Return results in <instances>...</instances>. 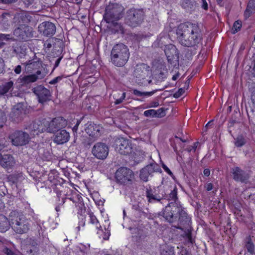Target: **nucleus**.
<instances>
[{
  "label": "nucleus",
  "mask_w": 255,
  "mask_h": 255,
  "mask_svg": "<svg viewBox=\"0 0 255 255\" xmlns=\"http://www.w3.org/2000/svg\"><path fill=\"white\" fill-rule=\"evenodd\" d=\"M25 65V70L28 73H31L33 70L38 69L41 66V62L38 59H31L23 64Z\"/></svg>",
  "instance_id": "27"
},
{
  "label": "nucleus",
  "mask_w": 255,
  "mask_h": 255,
  "mask_svg": "<svg viewBox=\"0 0 255 255\" xmlns=\"http://www.w3.org/2000/svg\"><path fill=\"white\" fill-rule=\"evenodd\" d=\"M177 38L183 46L197 49L202 42L203 34L199 25L187 22L180 24L176 29Z\"/></svg>",
  "instance_id": "2"
},
{
  "label": "nucleus",
  "mask_w": 255,
  "mask_h": 255,
  "mask_svg": "<svg viewBox=\"0 0 255 255\" xmlns=\"http://www.w3.org/2000/svg\"><path fill=\"white\" fill-rule=\"evenodd\" d=\"M33 28L29 26L17 27L13 31L15 39L19 41H27L33 36Z\"/></svg>",
  "instance_id": "9"
},
{
  "label": "nucleus",
  "mask_w": 255,
  "mask_h": 255,
  "mask_svg": "<svg viewBox=\"0 0 255 255\" xmlns=\"http://www.w3.org/2000/svg\"><path fill=\"white\" fill-rule=\"evenodd\" d=\"M64 47V43L61 39L56 38L55 42L53 44V48L52 51V56L53 59L50 60L51 62L52 60H54V58L59 57L61 55H63L62 52L63 51Z\"/></svg>",
  "instance_id": "25"
},
{
  "label": "nucleus",
  "mask_w": 255,
  "mask_h": 255,
  "mask_svg": "<svg viewBox=\"0 0 255 255\" xmlns=\"http://www.w3.org/2000/svg\"><path fill=\"white\" fill-rule=\"evenodd\" d=\"M161 172L160 166L153 161L140 170L139 178L143 181L146 182L148 181V178L152 177L154 173Z\"/></svg>",
  "instance_id": "11"
},
{
  "label": "nucleus",
  "mask_w": 255,
  "mask_h": 255,
  "mask_svg": "<svg viewBox=\"0 0 255 255\" xmlns=\"http://www.w3.org/2000/svg\"><path fill=\"white\" fill-rule=\"evenodd\" d=\"M124 15V7L118 3H111L108 5L105 8L103 15V19L109 23L114 21H118L123 17Z\"/></svg>",
  "instance_id": "4"
},
{
  "label": "nucleus",
  "mask_w": 255,
  "mask_h": 255,
  "mask_svg": "<svg viewBox=\"0 0 255 255\" xmlns=\"http://www.w3.org/2000/svg\"><path fill=\"white\" fill-rule=\"evenodd\" d=\"M114 96H115V97H114V99L116 100L115 101V104L119 105L121 104L123 102L124 100H125V99L126 98V93L123 92L122 93L121 96L119 98H117L116 96L115 95Z\"/></svg>",
  "instance_id": "47"
},
{
  "label": "nucleus",
  "mask_w": 255,
  "mask_h": 255,
  "mask_svg": "<svg viewBox=\"0 0 255 255\" xmlns=\"http://www.w3.org/2000/svg\"><path fill=\"white\" fill-rule=\"evenodd\" d=\"M133 94L135 95H136V96H139V97H142V96H143V95L144 94L143 93V92H140L137 90H134L133 91Z\"/></svg>",
  "instance_id": "63"
},
{
  "label": "nucleus",
  "mask_w": 255,
  "mask_h": 255,
  "mask_svg": "<svg viewBox=\"0 0 255 255\" xmlns=\"http://www.w3.org/2000/svg\"><path fill=\"white\" fill-rule=\"evenodd\" d=\"M242 26V21L241 20H238L236 21L233 24L232 33L235 34L239 31L241 29Z\"/></svg>",
  "instance_id": "43"
},
{
  "label": "nucleus",
  "mask_w": 255,
  "mask_h": 255,
  "mask_svg": "<svg viewBox=\"0 0 255 255\" xmlns=\"http://www.w3.org/2000/svg\"><path fill=\"white\" fill-rule=\"evenodd\" d=\"M245 247L251 255H255V246L250 236L246 238Z\"/></svg>",
  "instance_id": "35"
},
{
  "label": "nucleus",
  "mask_w": 255,
  "mask_h": 255,
  "mask_svg": "<svg viewBox=\"0 0 255 255\" xmlns=\"http://www.w3.org/2000/svg\"><path fill=\"white\" fill-rule=\"evenodd\" d=\"M32 16L27 11L16 12L14 15L12 23L14 27H23L29 26L28 24L32 20Z\"/></svg>",
  "instance_id": "12"
},
{
  "label": "nucleus",
  "mask_w": 255,
  "mask_h": 255,
  "mask_svg": "<svg viewBox=\"0 0 255 255\" xmlns=\"http://www.w3.org/2000/svg\"><path fill=\"white\" fill-rule=\"evenodd\" d=\"M132 209L134 211V214L138 217H141L142 216H146L147 213L145 210L147 209L144 207L143 203L138 202L132 205Z\"/></svg>",
  "instance_id": "30"
},
{
  "label": "nucleus",
  "mask_w": 255,
  "mask_h": 255,
  "mask_svg": "<svg viewBox=\"0 0 255 255\" xmlns=\"http://www.w3.org/2000/svg\"><path fill=\"white\" fill-rule=\"evenodd\" d=\"M248 142V138L243 134L238 135L235 141V145L236 147H241L245 145Z\"/></svg>",
  "instance_id": "38"
},
{
  "label": "nucleus",
  "mask_w": 255,
  "mask_h": 255,
  "mask_svg": "<svg viewBox=\"0 0 255 255\" xmlns=\"http://www.w3.org/2000/svg\"><path fill=\"white\" fill-rule=\"evenodd\" d=\"M43 124L45 128L46 131L49 133H55L65 128L67 125V121L64 118L58 117L53 119L50 121L43 119Z\"/></svg>",
  "instance_id": "8"
},
{
  "label": "nucleus",
  "mask_w": 255,
  "mask_h": 255,
  "mask_svg": "<svg viewBox=\"0 0 255 255\" xmlns=\"http://www.w3.org/2000/svg\"><path fill=\"white\" fill-rule=\"evenodd\" d=\"M251 99L253 104L255 106V87L252 89Z\"/></svg>",
  "instance_id": "62"
},
{
  "label": "nucleus",
  "mask_w": 255,
  "mask_h": 255,
  "mask_svg": "<svg viewBox=\"0 0 255 255\" xmlns=\"http://www.w3.org/2000/svg\"><path fill=\"white\" fill-rule=\"evenodd\" d=\"M231 173L233 179L236 182L246 184L249 181V174L239 167H232L231 169Z\"/></svg>",
  "instance_id": "17"
},
{
  "label": "nucleus",
  "mask_w": 255,
  "mask_h": 255,
  "mask_svg": "<svg viewBox=\"0 0 255 255\" xmlns=\"http://www.w3.org/2000/svg\"><path fill=\"white\" fill-rule=\"evenodd\" d=\"M130 53L128 47L120 43L115 44L111 51L110 59L111 63L115 66L123 67L128 62Z\"/></svg>",
  "instance_id": "3"
},
{
  "label": "nucleus",
  "mask_w": 255,
  "mask_h": 255,
  "mask_svg": "<svg viewBox=\"0 0 255 255\" xmlns=\"http://www.w3.org/2000/svg\"><path fill=\"white\" fill-rule=\"evenodd\" d=\"M162 217L170 224L177 223L173 227L183 231L184 237L189 239L191 238V218L180 204L169 203L161 212L158 213V217Z\"/></svg>",
  "instance_id": "1"
},
{
  "label": "nucleus",
  "mask_w": 255,
  "mask_h": 255,
  "mask_svg": "<svg viewBox=\"0 0 255 255\" xmlns=\"http://www.w3.org/2000/svg\"><path fill=\"white\" fill-rule=\"evenodd\" d=\"M160 255H175L173 247H166L163 249L160 253Z\"/></svg>",
  "instance_id": "41"
},
{
  "label": "nucleus",
  "mask_w": 255,
  "mask_h": 255,
  "mask_svg": "<svg viewBox=\"0 0 255 255\" xmlns=\"http://www.w3.org/2000/svg\"><path fill=\"white\" fill-rule=\"evenodd\" d=\"M164 52L168 63L175 65L176 62L179 60V52L176 46L171 44L165 45Z\"/></svg>",
  "instance_id": "19"
},
{
  "label": "nucleus",
  "mask_w": 255,
  "mask_h": 255,
  "mask_svg": "<svg viewBox=\"0 0 255 255\" xmlns=\"http://www.w3.org/2000/svg\"><path fill=\"white\" fill-rule=\"evenodd\" d=\"M5 120V115L1 111H0V128L3 127V124Z\"/></svg>",
  "instance_id": "51"
},
{
  "label": "nucleus",
  "mask_w": 255,
  "mask_h": 255,
  "mask_svg": "<svg viewBox=\"0 0 255 255\" xmlns=\"http://www.w3.org/2000/svg\"><path fill=\"white\" fill-rule=\"evenodd\" d=\"M51 39H48L44 42L43 49L45 52H48L50 50L52 46V42Z\"/></svg>",
  "instance_id": "46"
},
{
  "label": "nucleus",
  "mask_w": 255,
  "mask_h": 255,
  "mask_svg": "<svg viewBox=\"0 0 255 255\" xmlns=\"http://www.w3.org/2000/svg\"><path fill=\"white\" fill-rule=\"evenodd\" d=\"M13 83L11 81L0 85V96L4 95L13 89Z\"/></svg>",
  "instance_id": "37"
},
{
  "label": "nucleus",
  "mask_w": 255,
  "mask_h": 255,
  "mask_svg": "<svg viewBox=\"0 0 255 255\" xmlns=\"http://www.w3.org/2000/svg\"><path fill=\"white\" fill-rule=\"evenodd\" d=\"M33 93L36 96L39 103H44L50 101L52 94L49 90L42 85L37 86L32 89Z\"/></svg>",
  "instance_id": "13"
},
{
  "label": "nucleus",
  "mask_w": 255,
  "mask_h": 255,
  "mask_svg": "<svg viewBox=\"0 0 255 255\" xmlns=\"http://www.w3.org/2000/svg\"><path fill=\"white\" fill-rule=\"evenodd\" d=\"M101 128L99 125L95 124L92 122H88L85 125V131L90 136L97 137L100 135Z\"/></svg>",
  "instance_id": "24"
},
{
  "label": "nucleus",
  "mask_w": 255,
  "mask_h": 255,
  "mask_svg": "<svg viewBox=\"0 0 255 255\" xmlns=\"http://www.w3.org/2000/svg\"><path fill=\"white\" fill-rule=\"evenodd\" d=\"M213 187V185L211 183H209L207 184V185L205 186L206 189L207 191H209L212 190Z\"/></svg>",
  "instance_id": "64"
},
{
  "label": "nucleus",
  "mask_w": 255,
  "mask_h": 255,
  "mask_svg": "<svg viewBox=\"0 0 255 255\" xmlns=\"http://www.w3.org/2000/svg\"><path fill=\"white\" fill-rule=\"evenodd\" d=\"M25 116V110L22 103H18L11 110L9 114V120L11 121L18 123L22 121Z\"/></svg>",
  "instance_id": "15"
},
{
  "label": "nucleus",
  "mask_w": 255,
  "mask_h": 255,
  "mask_svg": "<svg viewBox=\"0 0 255 255\" xmlns=\"http://www.w3.org/2000/svg\"><path fill=\"white\" fill-rule=\"evenodd\" d=\"M196 49H187L184 51V57L188 60L192 59L193 56L196 54Z\"/></svg>",
  "instance_id": "42"
},
{
  "label": "nucleus",
  "mask_w": 255,
  "mask_h": 255,
  "mask_svg": "<svg viewBox=\"0 0 255 255\" xmlns=\"http://www.w3.org/2000/svg\"><path fill=\"white\" fill-rule=\"evenodd\" d=\"M167 74V70L165 67L163 66V68L161 67L157 70V73L155 74L154 78L157 82H160L166 78Z\"/></svg>",
  "instance_id": "34"
},
{
  "label": "nucleus",
  "mask_w": 255,
  "mask_h": 255,
  "mask_svg": "<svg viewBox=\"0 0 255 255\" xmlns=\"http://www.w3.org/2000/svg\"><path fill=\"white\" fill-rule=\"evenodd\" d=\"M155 112H156V113L155 114V118H162L165 116V112L163 108L155 110Z\"/></svg>",
  "instance_id": "49"
},
{
  "label": "nucleus",
  "mask_w": 255,
  "mask_h": 255,
  "mask_svg": "<svg viewBox=\"0 0 255 255\" xmlns=\"http://www.w3.org/2000/svg\"><path fill=\"white\" fill-rule=\"evenodd\" d=\"M89 216L90 217V223L94 225L97 229H98L99 231L97 233L100 234L99 231H102L101 229L102 227L96 217L94 215L93 212H90Z\"/></svg>",
  "instance_id": "39"
},
{
  "label": "nucleus",
  "mask_w": 255,
  "mask_h": 255,
  "mask_svg": "<svg viewBox=\"0 0 255 255\" xmlns=\"http://www.w3.org/2000/svg\"><path fill=\"white\" fill-rule=\"evenodd\" d=\"M14 164L13 157L10 154H4L2 156L0 165L7 169L11 168Z\"/></svg>",
  "instance_id": "29"
},
{
  "label": "nucleus",
  "mask_w": 255,
  "mask_h": 255,
  "mask_svg": "<svg viewBox=\"0 0 255 255\" xmlns=\"http://www.w3.org/2000/svg\"><path fill=\"white\" fill-rule=\"evenodd\" d=\"M185 92V90L183 88H180L178 89V90L175 92L174 95L173 97L175 98H178L180 96H181Z\"/></svg>",
  "instance_id": "52"
},
{
  "label": "nucleus",
  "mask_w": 255,
  "mask_h": 255,
  "mask_svg": "<svg viewBox=\"0 0 255 255\" xmlns=\"http://www.w3.org/2000/svg\"><path fill=\"white\" fill-rule=\"evenodd\" d=\"M63 77H64L63 76H58V77L54 78L50 81H49V83L51 85L55 84L58 83L59 81H60L63 78Z\"/></svg>",
  "instance_id": "53"
},
{
  "label": "nucleus",
  "mask_w": 255,
  "mask_h": 255,
  "mask_svg": "<svg viewBox=\"0 0 255 255\" xmlns=\"http://www.w3.org/2000/svg\"><path fill=\"white\" fill-rule=\"evenodd\" d=\"M254 13H255V0H249L244 13L245 19H247Z\"/></svg>",
  "instance_id": "32"
},
{
  "label": "nucleus",
  "mask_w": 255,
  "mask_h": 255,
  "mask_svg": "<svg viewBox=\"0 0 255 255\" xmlns=\"http://www.w3.org/2000/svg\"><path fill=\"white\" fill-rule=\"evenodd\" d=\"M18 0H0V3L9 4L16 2Z\"/></svg>",
  "instance_id": "61"
},
{
  "label": "nucleus",
  "mask_w": 255,
  "mask_h": 255,
  "mask_svg": "<svg viewBox=\"0 0 255 255\" xmlns=\"http://www.w3.org/2000/svg\"><path fill=\"white\" fill-rule=\"evenodd\" d=\"M3 253L6 255H22L18 251H13L7 247H5L3 250Z\"/></svg>",
  "instance_id": "44"
},
{
  "label": "nucleus",
  "mask_w": 255,
  "mask_h": 255,
  "mask_svg": "<svg viewBox=\"0 0 255 255\" xmlns=\"http://www.w3.org/2000/svg\"><path fill=\"white\" fill-rule=\"evenodd\" d=\"M181 4L182 7L187 11H192L196 7L195 0H182Z\"/></svg>",
  "instance_id": "33"
},
{
  "label": "nucleus",
  "mask_w": 255,
  "mask_h": 255,
  "mask_svg": "<svg viewBox=\"0 0 255 255\" xmlns=\"http://www.w3.org/2000/svg\"><path fill=\"white\" fill-rule=\"evenodd\" d=\"M70 134L65 129H60L54 135V142L58 144H62L68 142L70 139Z\"/></svg>",
  "instance_id": "23"
},
{
  "label": "nucleus",
  "mask_w": 255,
  "mask_h": 255,
  "mask_svg": "<svg viewBox=\"0 0 255 255\" xmlns=\"http://www.w3.org/2000/svg\"><path fill=\"white\" fill-rule=\"evenodd\" d=\"M108 146L103 142H97L93 147L92 153L93 155L99 159H105L109 154Z\"/></svg>",
  "instance_id": "16"
},
{
  "label": "nucleus",
  "mask_w": 255,
  "mask_h": 255,
  "mask_svg": "<svg viewBox=\"0 0 255 255\" xmlns=\"http://www.w3.org/2000/svg\"><path fill=\"white\" fill-rule=\"evenodd\" d=\"M169 200H172L173 202H171L170 203H180V202L178 201V198L177 197V188L175 186L174 187L173 190L171 191L170 194H169V198L168 199Z\"/></svg>",
  "instance_id": "40"
},
{
  "label": "nucleus",
  "mask_w": 255,
  "mask_h": 255,
  "mask_svg": "<svg viewBox=\"0 0 255 255\" xmlns=\"http://www.w3.org/2000/svg\"><path fill=\"white\" fill-rule=\"evenodd\" d=\"M11 225L15 229L17 233L23 234L28 230V226L18 216V213L15 211L11 212L9 215Z\"/></svg>",
  "instance_id": "14"
},
{
  "label": "nucleus",
  "mask_w": 255,
  "mask_h": 255,
  "mask_svg": "<svg viewBox=\"0 0 255 255\" xmlns=\"http://www.w3.org/2000/svg\"><path fill=\"white\" fill-rule=\"evenodd\" d=\"M199 142H195L194 143V144L192 146H190L188 147L186 150L188 152H191V151L193 150L194 152H195L196 148L198 146Z\"/></svg>",
  "instance_id": "56"
},
{
  "label": "nucleus",
  "mask_w": 255,
  "mask_h": 255,
  "mask_svg": "<svg viewBox=\"0 0 255 255\" xmlns=\"http://www.w3.org/2000/svg\"><path fill=\"white\" fill-rule=\"evenodd\" d=\"M83 119V117L81 118L79 120H76V123L75 125L72 128V130H73V132H77L78 128V126L80 124V123Z\"/></svg>",
  "instance_id": "55"
},
{
  "label": "nucleus",
  "mask_w": 255,
  "mask_h": 255,
  "mask_svg": "<svg viewBox=\"0 0 255 255\" xmlns=\"http://www.w3.org/2000/svg\"><path fill=\"white\" fill-rule=\"evenodd\" d=\"M58 202L57 203V205L55 207V210L56 212H58L60 211V208L64 205V204L66 200L67 199L66 198H61L60 199V197L58 196Z\"/></svg>",
  "instance_id": "45"
},
{
  "label": "nucleus",
  "mask_w": 255,
  "mask_h": 255,
  "mask_svg": "<svg viewBox=\"0 0 255 255\" xmlns=\"http://www.w3.org/2000/svg\"><path fill=\"white\" fill-rule=\"evenodd\" d=\"M55 180H56V179L55 178L54 176H53V173H51L48 175V180H47V182L49 181L50 183H53V184L54 185H55L56 184V183L55 181Z\"/></svg>",
  "instance_id": "60"
},
{
  "label": "nucleus",
  "mask_w": 255,
  "mask_h": 255,
  "mask_svg": "<svg viewBox=\"0 0 255 255\" xmlns=\"http://www.w3.org/2000/svg\"><path fill=\"white\" fill-rule=\"evenodd\" d=\"M144 17V12L143 9L130 8L127 11L125 22L128 25L135 27L142 22Z\"/></svg>",
  "instance_id": "6"
},
{
  "label": "nucleus",
  "mask_w": 255,
  "mask_h": 255,
  "mask_svg": "<svg viewBox=\"0 0 255 255\" xmlns=\"http://www.w3.org/2000/svg\"><path fill=\"white\" fill-rule=\"evenodd\" d=\"M162 167L164 171L167 172L170 176H173V174L169 168L163 163H162Z\"/></svg>",
  "instance_id": "57"
},
{
  "label": "nucleus",
  "mask_w": 255,
  "mask_h": 255,
  "mask_svg": "<svg viewBox=\"0 0 255 255\" xmlns=\"http://www.w3.org/2000/svg\"><path fill=\"white\" fill-rule=\"evenodd\" d=\"M9 138L12 144L16 146L25 145L30 139L29 134L21 130H15L10 135Z\"/></svg>",
  "instance_id": "10"
},
{
  "label": "nucleus",
  "mask_w": 255,
  "mask_h": 255,
  "mask_svg": "<svg viewBox=\"0 0 255 255\" xmlns=\"http://www.w3.org/2000/svg\"><path fill=\"white\" fill-rule=\"evenodd\" d=\"M28 255H38V250L36 248L28 249L27 251Z\"/></svg>",
  "instance_id": "58"
},
{
  "label": "nucleus",
  "mask_w": 255,
  "mask_h": 255,
  "mask_svg": "<svg viewBox=\"0 0 255 255\" xmlns=\"http://www.w3.org/2000/svg\"><path fill=\"white\" fill-rule=\"evenodd\" d=\"M10 222L2 214H0V232H5L9 228Z\"/></svg>",
  "instance_id": "36"
},
{
  "label": "nucleus",
  "mask_w": 255,
  "mask_h": 255,
  "mask_svg": "<svg viewBox=\"0 0 255 255\" xmlns=\"http://www.w3.org/2000/svg\"><path fill=\"white\" fill-rule=\"evenodd\" d=\"M67 199L72 201L73 203H75V206L78 209V213L79 214L82 215L85 212L86 208L83 199L80 195L77 194L72 198H68Z\"/></svg>",
  "instance_id": "26"
},
{
  "label": "nucleus",
  "mask_w": 255,
  "mask_h": 255,
  "mask_svg": "<svg viewBox=\"0 0 255 255\" xmlns=\"http://www.w3.org/2000/svg\"><path fill=\"white\" fill-rule=\"evenodd\" d=\"M38 29L41 34L44 36L51 37L55 34L56 27L53 23L45 21L38 25Z\"/></svg>",
  "instance_id": "18"
},
{
  "label": "nucleus",
  "mask_w": 255,
  "mask_h": 255,
  "mask_svg": "<svg viewBox=\"0 0 255 255\" xmlns=\"http://www.w3.org/2000/svg\"><path fill=\"white\" fill-rule=\"evenodd\" d=\"M117 149L119 152L123 155H128L132 151V147L130 140L122 137L116 140Z\"/></svg>",
  "instance_id": "21"
},
{
  "label": "nucleus",
  "mask_w": 255,
  "mask_h": 255,
  "mask_svg": "<svg viewBox=\"0 0 255 255\" xmlns=\"http://www.w3.org/2000/svg\"><path fill=\"white\" fill-rule=\"evenodd\" d=\"M45 127L43 124V121L36 120L32 121L30 124L25 127V129L28 130L31 134H38V133L43 132L45 131Z\"/></svg>",
  "instance_id": "22"
},
{
  "label": "nucleus",
  "mask_w": 255,
  "mask_h": 255,
  "mask_svg": "<svg viewBox=\"0 0 255 255\" xmlns=\"http://www.w3.org/2000/svg\"><path fill=\"white\" fill-rule=\"evenodd\" d=\"M57 57V59L55 61L52 71H53L56 68H57L59 66L61 59L63 57V55H61L60 56Z\"/></svg>",
  "instance_id": "54"
},
{
  "label": "nucleus",
  "mask_w": 255,
  "mask_h": 255,
  "mask_svg": "<svg viewBox=\"0 0 255 255\" xmlns=\"http://www.w3.org/2000/svg\"><path fill=\"white\" fill-rule=\"evenodd\" d=\"M44 75L41 74L40 70H37L35 74H31L26 76H24L22 80L25 84H28L31 82H34L37 79H41L43 78Z\"/></svg>",
  "instance_id": "31"
},
{
  "label": "nucleus",
  "mask_w": 255,
  "mask_h": 255,
  "mask_svg": "<svg viewBox=\"0 0 255 255\" xmlns=\"http://www.w3.org/2000/svg\"><path fill=\"white\" fill-rule=\"evenodd\" d=\"M115 178L117 184L123 186L132 185L134 179V174L129 168L121 167L118 168L115 174Z\"/></svg>",
  "instance_id": "5"
},
{
  "label": "nucleus",
  "mask_w": 255,
  "mask_h": 255,
  "mask_svg": "<svg viewBox=\"0 0 255 255\" xmlns=\"http://www.w3.org/2000/svg\"><path fill=\"white\" fill-rule=\"evenodd\" d=\"M145 194L148 203L160 202L165 198L166 195L161 186H146Z\"/></svg>",
  "instance_id": "7"
},
{
  "label": "nucleus",
  "mask_w": 255,
  "mask_h": 255,
  "mask_svg": "<svg viewBox=\"0 0 255 255\" xmlns=\"http://www.w3.org/2000/svg\"><path fill=\"white\" fill-rule=\"evenodd\" d=\"M149 72L145 65L137 66L134 70V75L136 82L141 85H146V78L148 77Z\"/></svg>",
  "instance_id": "20"
},
{
  "label": "nucleus",
  "mask_w": 255,
  "mask_h": 255,
  "mask_svg": "<svg viewBox=\"0 0 255 255\" xmlns=\"http://www.w3.org/2000/svg\"><path fill=\"white\" fill-rule=\"evenodd\" d=\"M108 23L109 24L108 28L112 33L124 34L125 33L124 27L121 23L118 22L117 21H114Z\"/></svg>",
  "instance_id": "28"
},
{
  "label": "nucleus",
  "mask_w": 255,
  "mask_h": 255,
  "mask_svg": "<svg viewBox=\"0 0 255 255\" xmlns=\"http://www.w3.org/2000/svg\"><path fill=\"white\" fill-rule=\"evenodd\" d=\"M10 39V35L9 34H5L2 33L0 34V40H8Z\"/></svg>",
  "instance_id": "59"
},
{
  "label": "nucleus",
  "mask_w": 255,
  "mask_h": 255,
  "mask_svg": "<svg viewBox=\"0 0 255 255\" xmlns=\"http://www.w3.org/2000/svg\"><path fill=\"white\" fill-rule=\"evenodd\" d=\"M26 8L29 7L35 3V0H21Z\"/></svg>",
  "instance_id": "50"
},
{
  "label": "nucleus",
  "mask_w": 255,
  "mask_h": 255,
  "mask_svg": "<svg viewBox=\"0 0 255 255\" xmlns=\"http://www.w3.org/2000/svg\"><path fill=\"white\" fill-rule=\"evenodd\" d=\"M156 113L155 110L151 109L145 111L143 115L146 117H155V114Z\"/></svg>",
  "instance_id": "48"
}]
</instances>
